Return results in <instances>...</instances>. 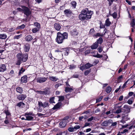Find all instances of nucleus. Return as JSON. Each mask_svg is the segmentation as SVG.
I'll use <instances>...</instances> for the list:
<instances>
[{
	"instance_id": "1",
	"label": "nucleus",
	"mask_w": 135,
	"mask_h": 135,
	"mask_svg": "<svg viewBox=\"0 0 135 135\" xmlns=\"http://www.w3.org/2000/svg\"><path fill=\"white\" fill-rule=\"evenodd\" d=\"M81 13L79 16L80 20L83 21L90 19L93 13V11H89L87 8L83 9L81 11Z\"/></svg>"
},
{
	"instance_id": "2",
	"label": "nucleus",
	"mask_w": 135,
	"mask_h": 135,
	"mask_svg": "<svg viewBox=\"0 0 135 135\" xmlns=\"http://www.w3.org/2000/svg\"><path fill=\"white\" fill-rule=\"evenodd\" d=\"M68 38V33L65 32L61 33L60 32H58L57 33L56 41L59 44L62 43L64 40L67 39Z\"/></svg>"
},
{
	"instance_id": "3",
	"label": "nucleus",
	"mask_w": 135,
	"mask_h": 135,
	"mask_svg": "<svg viewBox=\"0 0 135 135\" xmlns=\"http://www.w3.org/2000/svg\"><path fill=\"white\" fill-rule=\"evenodd\" d=\"M17 57L18 59H19L23 62H25L28 59V55L27 54H22L21 53H18Z\"/></svg>"
},
{
	"instance_id": "4",
	"label": "nucleus",
	"mask_w": 135,
	"mask_h": 135,
	"mask_svg": "<svg viewBox=\"0 0 135 135\" xmlns=\"http://www.w3.org/2000/svg\"><path fill=\"white\" fill-rule=\"evenodd\" d=\"M25 116L26 119H25L27 120H31L33 119V116L34 114L31 112L29 113H26L25 114Z\"/></svg>"
},
{
	"instance_id": "5",
	"label": "nucleus",
	"mask_w": 135,
	"mask_h": 135,
	"mask_svg": "<svg viewBox=\"0 0 135 135\" xmlns=\"http://www.w3.org/2000/svg\"><path fill=\"white\" fill-rule=\"evenodd\" d=\"M21 7L23 8V11L24 14L27 16H29L31 14V12L30 11L29 9L27 7L23 6H22Z\"/></svg>"
},
{
	"instance_id": "6",
	"label": "nucleus",
	"mask_w": 135,
	"mask_h": 135,
	"mask_svg": "<svg viewBox=\"0 0 135 135\" xmlns=\"http://www.w3.org/2000/svg\"><path fill=\"white\" fill-rule=\"evenodd\" d=\"M38 104L40 107H43L44 108H45L49 106V103L47 101H46L44 103H42L41 102H38Z\"/></svg>"
},
{
	"instance_id": "7",
	"label": "nucleus",
	"mask_w": 135,
	"mask_h": 135,
	"mask_svg": "<svg viewBox=\"0 0 135 135\" xmlns=\"http://www.w3.org/2000/svg\"><path fill=\"white\" fill-rule=\"evenodd\" d=\"M68 122L67 120L64 119L61 121L59 124V126L61 128H63L65 127L67 123Z\"/></svg>"
},
{
	"instance_id": "8",
	"label": "nucleus",
	"mask_w": 135,
	"mask_h": 135,
	"mask_svg": "<svg viewBox=\"0 0 135 135\" xmlns=\"http://www.w3.org/2000/svg\"><path fill=\"white\" fill-rule=\"evenodd\" d=\"M47 79V78L45 77H38L36 79L37 82L40 83H43L46 81Z\"/></svg>"
},
{
	"instance_id": "9",
	"label": "nucleus",
	"mask_w": 135,
	"mask_h": 135,
	"mask_svg": "<svg viewBox=\"0 0 135 135\" xmlns=\"http://www.w3.org/2000/svg\"><path fill=\"white\" fill-rule=\"evenodd\" d=\"M131 27H132V32H134V30L135 28V22L134 19H133L131 22Z\"/></svg>"
},
{
	"instance_id": "10",
	"label": "nucleus",
	"mask_w": 135,
	"mask_h": 135,
	"mask_svg": "<svg viewBox=\"0 0 135 135\" xmlns=\"http://www.w3.org/2000/svg\"><path fill=\"white\" fill-rule=\"evenodd\" d=\"M26 96L25 95L23 94H20L17 97V98L19 100H23L25 99Z\"/></svg>"
},
{
	"instance_id": "11",
	"label": "nucleus",
	"mask_w": 135,
	"mask_h": 135,
	"mask_svg": "<svg viewBox=\"0 0 135 135\" xmlns=\"http://www.w3.org/2000/svg\"><path fill=\"white\" fill-rule=\"evenodd\" d=\"M27 77L26 75H24L22 77L21 79V81L22 83H26L27 81Z\"/></svg>"
},
{
	"instance_id": "12",
	"label": "nucleus",
	"mask_w": 135,
	"mask_h": 135,
	"mask_svg": "<svg viewBox=\"0 0 135 135\" xmlns=\"http://www.w3.org/2000/svg\"><path fill=\"white\" fill-rule=\"evenodd\" d=\"M54 28L57 31H59L61 28L60 25L57 23H55L54 24Z\"/></svg>"
},
{
	"instance_id": "13",
	"label": "nucleus",
	"mask_w": 135,
	"mask_h": 135,
	"mask_svg": "<svg viewBox=\"0 0 135 135\" xmlns=\"http://www.w3.org/2000/svg\"><path fill=\"white\" fill-rule=\"evenodd\" d=\"M6 66L4 64H2L0 66V71L3 72L6 70Z\"/></svg>"
},
{
	"instance_id": "14",
	"label": "nucleus",
	"mask_w": 135,
	"mask_h": 135,
	"mask_svg": "<svg viewBox=\"0 0 135 135\" xmlns=\"http://www.w3.org/2000/svg\"><path fill=\"white\" fill-rule=\"evenodd\" d=\"M98 46V44L97 42L94 43L92 45L90 46L91 48L92 49H96Z\"/></svg>"
},
{
	"instance_id": "15",
	"label": "nucleus",
	"mask_w": 135,
	"mask_h": 135,
	"mask_svg": "<svg viewBox=\"0 0 135 135\" xmlns=\"http://www.w3.org/2000/svg\"><path fill=\"white\" fill-rule=\"evenodd\" d=\"M33 39L32 37L30 35H28L25 37V40L27 42L31 41Z\"/></svg>"
},
{
	"instance_id": "16",
	"label": "nucleus",
	"mask_w": 135,
	"mask_h": 135,
	"mask_svg": "<svg viewBox=\"0 0 135 135\" xmlns=\"http://www.w3.org/2000/svg\"><path fill=\"white\" fill-rule=\"evenodd\" d=\"M70 33L71 35L73 36H76L78 34V32L76 29H74L71 31Z\"/></svg>"
},
{
	"instance_id": "17",
	"label": "nucleus",
	"mask_w": 135,
	"mask_h": 135,
	"mask_svg": "<svg viewBox=\"0 0 135 135\" xmlns=\"http://www.w3.org/2000/svg\"><path fill=\"white\" fill-rule=\"evenodd\" d=\"M30 46V45L28 44L25 45L24 47V51L25 52H28L29 50Z\"/></svg>"
},
{
	"instance_id": "18",
	"label": "nucleus",
	"mask_w": 135,
	"mask_h": 135,
	"mask_svg": "<svg viewBox=\"0 0 135 135\" xmlns=\"http://www.w3.org/2000/svg\"><path fill=\"white\" fill-rule=\"evenodd\" d=\"M111 121V120H109V121H104L102 123L101 125L103 126H107L109 124V123L110 122V121Z\"/></svg>"
},
{
	"instance_id": "19",
	"label": "nucleus",
	"mask_w": 135,
	"mask_h": 135,
	"mask_svg": "<svg viewBox=\"0 0 135 135\" xmlns=\"http://www.w3.org/2000/svg\"><path fill=\"white\" fill-rule=\"evenodd\" d=\"M73 90L72 87H66L65 88V91L66 92H70Z\"/></svg>"
},
{
	"instance_id": "20",
	"label": "nucleus",
	"mask_w": 135,
	"mask_h": 135,
	"mask_svg": "<svg viewBox=\"0 0 135 135\" xmlns=\"http://www.w3.org/2000/svg\"><path fill=\"white\" fill-rule=\"evenodd\" d=\"M16 91L17 92L21 94L23 92V88L20 87H18L16 88Z\"/></svg>"
},
{
	"instance_id": "21",
	"label": "nucleus",
	"mask_w": 135,
	"mask_h": 135,
	"mask_svg": "<svg viewBox=\"0 0 135 135\" xmlns=\"http://www.w3.org/2000/svg\"><path fill=\"white\" fill-rule=\"evenodd\" d=\"M64 12L65 14L68 16L72 13L71 12L69 9H65L64 11Z\"/></svg>"
},
{
	"instance_id": "22",
	"label": "nucleus",
	"mask_w": 135,
	"mask_h": 135,
	"mask_svg": "<svg viewBox=\"0 0 135 135\" xmlns=\"http://www.w3.org/2000/svg\"><path fill=\"white\" fill-rule=\"evenodd\" d=\"M111 23L109 19L108 18L105 21V25L107 26H109L111 24Z\"/></svg>"
},
{
	"instance_id": "23",
	"label": "nucleus",
	"mask_w": 135,
	"mask_h": 135,
	"mask_svg": "<svg viewBox=\"0 0 135 135\" xmlns=\"http://www.w3.org/2000/svg\"><path fill=\"white\" fill-rule=\"evenodd\" d=\"M134 100V97H132L129 99L127 101V103L129 105H131L133 103Z\"/></svg>"
},
{
	"instance_id": "24",
	"label": "nucleus",
	"mask_w": 135,
	"mask_h": 135,
	"mask_svg": "<svg viewBox=\"0 0 135 135\" xmlns=\"http://www.w3.org/2000/svg\"><path fill=\"white\" fill-rule=\"evenodd\" d=\"M61 105V103L60 102L58 103L53 108V109H55L59 108Z\"/></svg>"
},
{
	"instance_id": "25",
	"label": "nucleus",
	"mask_w": 135,
	"mask_h": 135,
	"mask_svg": "<svg viewBox=\"0 0 135 135\" xmlns=\"http://www.w3.org/2000/svg\"><path fill=\"white\" fill-rule=\"evenodd\" d=\"M49 79L53 81H56L58 80V78L55 76H50L49 77Z\"/></svg>"
},
{
	"instance_id": "26",
	"label": "nucleus",
	"mask_w": 135,
	"mask_h": 135,
	"mask_svg": "<svg viewBox=\"0 0 135 135\" xmlns=\"http://www.w3.org/2000/svg\"><path fill=\"white\" fill-rule=\"evenodd\" d=\"M34 25L36 27V28L40 29V24L37 22H35L34 23Z\"/></svg>"
},
{
	"instance_id": "27",
	"label": "nucleus",
	"mask_w": 135,
	"mask_h": 135,
	"mask_svg": "<svg viewBox=\"0 0 135 135\" xmlns=\"http://www.w3.org/2000/svg\"><path fill=\"white\" fill-rule=\"evenodd\" d=\"M112 90V88L110 86H109L107 87L105 90L106 92L107 93H110Z\"/></svg>"
},
{
	"instance_id": "28",
	"label": "nucleus",
	"mask_w": 135,
	"mask_h": 135,
	"mask_svg": "<svg viewBox=\"0 0 135 135\" xmlns=\"http://www.w3.org/2000/svg\"><path fill=\"white\" fill-rule=\"evenodd\" d=\"M92 66H93V65L89 64V63H88L85 65L86 69H88L91 67Z\"/></svg>"
},
{
	"instance_id": "29",
	"label": "nucleus",
	"mask_w": 135,
	"mask_h": 135,
	"mask_svg": "<svg viewBox=\"0 0 135 135\" xmlns=\"http://www.w3.org/2000/svg\"><path fill=\"white\" fill-rule=\"evenodd\" d=\"M45 95H49L50 93V91L48 88L46 89L44 91Z\"/></svg>"
},
{
	"instance_id": "30",
	"label": "nucleus",
	"mask_w": 135,
	"mask_h": 135,
	"mask_svg": "<svg viewBox=\"0 0 135 135\" xmlns=\"http://www.w3.org/2000/svg\"><path fill=\"white\" fill-rule=\"evenodd\" d=\"M29 0H22V4H27L29 7H30L29 5L28 1Z\"/></svg>"
},
{
	"instance_id": "31",
	"label": "nucleus",
	"mask_w": 135,
	"mask_h": 135,
	"mask_svg": "<svg viewBox=\"0 0 135 135\" xmlns=\"http://www.w3.org/2000/svg\"><path fill=\"white\" fill-rule=\"evenodd\" d=\"M40 29L36 27H35L32 30V31L33 33H36L37 31H38Z\"/></svg>"
},
{
	"instance_id": "32",
	"label": "nucleus",
	"mask_w": 135,
	"mask_h": 135,
	"mask_svg": "<svg viewBox=\"0 0 135 135\" xmlns=\"http://www.w3.org/2000/svg\"><path fill=\"white\" fill-rule=\"evenodd\" d=\"M24 105L25 104L23 103L20 102L17 104V106L19 107H23Z\"/></svg>"
},
{
	"instance_id": "33",
	"label": "nucleus",
	"mask_w": 135,
	"mask_h": 135,
	"mask_svg": "<svg viewBox=\"0 0 135 135\" xmlns=\"http://www.w3.org/2000/svg\"><path fill=\"white\" fill-rule=\"evenodd\" d=\"M25 25L22 24V25L21 26H18V27H17L16 29H23L24 28H25Z\"/></svg>"
},
{
	"instance_id": "34",
	"label": "nucleus",
	"mask_w": 135,
	"mask_h": 135,
	"mask_svg": "<svg viewBox=\"0 0 135 135\" xmlns=\"http://www.w3.org/2000/svg\"><path fill=\"white\" fill-rule=\"evenodd\" d=\"M7 37V36L5 34H1L0 35V38L5 39Z\"/></svg>"
},
{
	"instance_id": "35",
	"label": "nucleus",
	"mask_w": 135,
	"mask_h": 135,
	"mask_svg": "<svg viewBox=\"0 0 135 135\" xmlns=\"http://www.w3.org/2000/svg\"><path fill=\"white\" fill-rule=\"evenodd\" d=\"M22 34H20L18 35L15 36L13 38L14 39H18L22 37Z\"/></svg>"
},
{
	"instance_id": "36",
	"label": "nucleus",
	"mask_w": 135,
	"mask_h": 135,
	"mask_svg": "<svg viewBox=\"0 0 135 135\" xmlns=\"http://www.w3.org/2000/svg\"><path fill=\"white\" fill-rule=\"evenodd\" d=\"M103 41V40L102 38L100 37L99 39L96 42H97L98 44H101Z\"/></svg>"
},
{
	"instance_id": "37",
	"label": "nucleus",
	"mask_w": 135,
	"mask_h": 135,
	"mask_svg": "<svg viewBox=\"0 0 135 135\" xmlns=\"http://www.w3.org/2000/svg\"><path fill=\"white\" fill-rule=\"evenodd\" d=\"M25 71V70L24 69H23V68H22L18 73V75H21V74L23 73Z\"/></svg>"
},
{
	"instance_id": "38",
	"label": "nucleus",
	"mask_w": 135,
	"mask_h": 135,
	"mask_svg": "<svg viewBox=\"0 0 135 135\" xmlns=\"http://www.w3.org/2000/svg\"><path fill=\"white\" fill-rule=\"evenodd\" d=\"M123 76L121 75L119 76L117 79V82L118 83H119L121 82L122 81V78Z\"/></svg>"
},
{
	"instance_id": "39",
	"label": "nucleus",
	"mask_w": 135,
	"mask_h": 135,
	"mask_svg": "<svg viewBox=\"0 0 135 135\" xmlns=\"http://www.w3.org/2000/svg\"><path fill=\"white\" fill-rule=\"evenodd\" d=\"M93 56L94 57L98 58H101L103 57L102 55L99 54L98 53L96 55H94Z\"/></svg>"
},
{
	"instance_id": "40",
	"label": "nucleus",
	"mask_w": 135,
	"mask_h": 135,
	"mask_svg": "<svg viewBox=\"0 0 135 135\" xmlns=\"http://www.w3.org/2000/svg\"><path fill=\"white\" fill-rule=\"evenodd\" d=\"M54 97L51 98L50 99L49 102L50 103H55V102L54 101Z\"/></svg>"
},
{
	"instance_id": "41",
	"label": "nucleus",
	"mask_w": 135,
	"mask_h": 135,
	"mask_svg": "<svg viewBox=\"0 0 135 135\" xmlns=\"http://www.w3.org/2000/svg\"><path fill=\"white\" fill-rule=\"evenodd\" d=\"M103 97L102 96H100L99 98L96 99V103H98L99 102L102 100Z\"/></svg>"
},
{
	"instance_id": "42",
	"label": "nucleus",
	"mask_w": 135,
	"mask_h": 135,
	"mask_svg": "<svg viewBox=\"0 0 135 135\" xmlns=\"http://www.w3.org/2000/svg\"><path fill=\"white\" fill-rule=\"evenodd\" d=\"M95 32L93 28L91 29L89 32L90 34V35H93Z\"/></svg>"
},
{
	"instance_id": "43",
	"label": "nucleus",
	"mask_w": 135,
	"mask_h": 135,
	"mask_svg": "<svg viewBox=\"0 0 135 135\" xmlns=\"http://www.w3.org/2000/svg\"><path fill=\"white\" fill-rule=\"evenodd\" d=\"M76 67V66L75 65H70L69 66V69H73L75 68Z\"/></svg>"
},
{
	"instance_id": "44",
	"label": "nucleus",
	"mask_w": 135,
	"mask_h": 135,
	"mask_svg": "<svg viewBox=\"0 0 135 135\" xmlns=\"http://www.w3.org/2000/svg\"><path fill=\"white\" fill-rule=\"evenodd\" d=\"M76 2L74 1H72L71 2V4L72 5L74 8L75 7L76 5Z\"/></svg>"
},
{
	"instance_id": "45",
	"label": "nucleus",
	"mask_w": 135,
	"mask_h": 135,
	"mask_svg": "<svg viewBox=\"0 0 135 135\" xmlns=\"http://www.w3.org/2000/svg\"><path fill=\"white\" fill-rule=\"evenodd\" d=\"M64 99V97L63 96H60L59 97V101H62Z\"/></svg>"
},
{
	"instance_id": "46",
	"label": "nucleus",
	"mask_w": 135,
	"mask_h": 135,
	"mask_svg": "<svg viewBox=\"0 0 135 135\" xmlns=\"http://www.w3.org/2000/svg\"><path fill=\"white\" fill-rule=\"evenodd\" d=\"M73 128H74V127H69L68 128V130L69 132H73L74 131H75L74 130V129Z\"/></svg>"
},
{
	"instance_id": "47",
	"label": "nucleus",
	"mask_w": 135,
	"mask_h": 135,
	"mask_svg": "<svg viewBox=\"0 0 135 135\" xmlns=\"http://www.w3.org/2000/svg\"><path fill=\"white\" fill-rule=\"evenodd\" d=\"M129 79H128V80H127L123 84V85L122 86V88L123 89L125 88V86H126V84L128 83V82L129 81Z\"/></svg>"
},
{
	"instance_id": "48",
	"label": "nucleus",
	"mask_w": 135,
	"mask_h": 135,
	"mask_svg": "<svg viewBox=\"0 0 135 135\" xmlns=\"http://www.w3.org/2000/svg\"><path fill=\"white\" fill-rule=\"evenodd\" d=\"M111 15L114 18H115L117 17V13L116 12H114Z\"/></svg>"
},
{
	"instance_id": "49",
	"label": "nucleus",
	"mask_w": 135,
	"mask_h": 135,
	"mask_svg": "<svg viewBox=\"0 0 135 135\" xmlns=\"http://www.w3.org/2000/svg\"><path fill=\"white\" fill-rule=\"evenodd\" d=\"M80 69L82 71L83 70L85 69H86L85 67V65L81 66L80 67Z\"/></svg>"
},
{
	"instance_id": "50",
	"label": "nucleus",
	"mask_w": 135,
	"mask_h": 135,
	"mask_svg": "<svg viewBox=\"0 0 135 135\" xmlns=\"http://www.w3.org/2000/svg\"><path fill=\"white\" fill-rule=\"evenodd\" d=\"M18 59V60L17 61L16 64V65H20V64H21V62L22 61L19 59Z\"/></svg>"
},
{
	"instance_id": "51",
	"label": "nucleus",
	"mask_w": 135,
	"mask_h": 135,
	"mask_svg": "<svg viewBox=\"0 0 135 135\" xmlns=\"http://www.w3.org/2000/svg\"><path fill=\"white\" fill-rule=\"evenodd\" d=\"M133 93L132 92H130L128 94V98H129L130 97L133 95Z\"/></svg>"
},
{
	"instance_id": "52",
	"label": "nucleus",
	"mask_w": 135,
	"mask_h": 135,
	"mask_svg": "<svg viewBox=\"0 0 135 135\" xmlns=\"http://www.w3.org/2000/svg\"><path fill=\"white\" fill-rule=\"evenodd\" d=\"M117 0H108V1L109 2V4L110 5H111L113 1H115V2L116 1H117Z\"/></svg>"
},
{
	"instance_id": "53",
	"label": "nucleus",
	"mask_w": 135,
	"mask_h": 135,
	"mask_svg": "<svg viewBox=\"0 0 135 135\" xmlns=\"http://www.w3.org/2000/svg\"><path fill=\"white\" fill-rule=\"evenodd\" d=\"M90 52V50H86L84 52V54L85 55H86L89 54Z\"/></svg>"
},
{
	"instance_id": "54",
	"label": "nucleus",
	"mask_w": 135,
	"mask_h": 135,
	"mask_svg": "<svg viewBox=\"0 0 135 135\" xmlns=\"http://www.w3.org/2000/svg\"><path fill=\"white\" fill-rule=\"evenodd\" d=\"M80 126L79 125H76L74 127V130H77L78 129H79L80 128Z\"/></svg>"
},
{
	"instance_id": "55",
	"label": "nucleus",
	"mask_w": 135,
	"mask_h": 135,
	"mask_svg": "<svg viewBox=\"0 0 135 135\" xmlns=\"http://www.w3.org/2000/svg\"><path fill=\"white\" fill-rule=\"evenodd\" d=\"M90 72V70H87L85 72L84 74L85 75H87Z\"/></svg>"
},
{
	"instance_id": "56",
	"label": "nucleus",
	"mask_w": 135,
	"mask_h": 135,
	"mask_svg": "<svg viewBox=\"0 0 135 135\" xmlns=\"http://www.w3.org/2000/svg\"><path fill=\"white\" fill-rule=\"evenodd\" d=\"M4 112L6 115H10V113L8 110H5Z\"/></svg>"
},
{
	"instance_id": "57",
	"label": "nucleus",
	"mask_w": 135,
	"mask_h": 135,
	"mask_svg": "<svg viewBox=\"0 0 135 135\" xmlns=\"http://www.w3.org/2000/svg\"><path fill=\"white\" fill-rule=\"evenodd\" d=\"M79 77V75L78 74H74L73 76L71 77V78H78Z\"/></svg>"
},
{
	"instance_id": "58",
	"label": "nucleus",
	"mask_w": 135,
	"mask_h": 135,
	"mask_svg": "<svg viewBox=\"0 0 135 135\" xmlns=\"http://www.w3.org/2000/svg\"><path fill=\"white\" fill-rule=\"evenodd\" d=\"M121 112V109H119L117 110L115 112V113L118 114L120 113Z\"/></svg>"
},
{
	"instance_id": "59",
	"label": "nucleus",
	"mask_w": 135,
	"mask_h": 135,
	"mask_svg": "<svg viewBox=\"0 0 135 135\" xmlns=\"http://www.w3.org/2000/svg\"><path fill=\"white\" fill-rule=\"evenodd\" d=\"M128 130L127 129H125L123 131L121 132V133L124 134L126 132H128Z\"/></svg>"
},
{
	"instance_id": "60",
	"label": "nucleus",
	"mask_w": 135,
	"mask_h": 135,
	"mask_svg": "<svg viewBox=\"0 0 135 135\" xmlns=\"http://www.w3.org/2000/svg\"><path fill=\"white\" fill-rule=\"evenodd\" d=\"M38 93H39L40 94H42L43 95H45L44 91H38Z\"/></svg>"
},
{
	"instance_id": "61",
	"label": "nucleus",
	"mask_w": 135,
	"mask_h": 135,
	"mask_svg": "<svg viewBox=\"0 0 135 135\" xmlns=\"http://www.w3.org/2000/svg\"><path fill=\"white\" fill-rule=\"evenodd\" d=\"M61 84L60 83H58L57 84H56L55 85V88H58V87L61 86Z\"/></svg>"
},
{
	"instance_id": "62",
	"label": "nucleus",
	"mask_w": 135,
	"mask_h": 135,
	"mask_svg": "<svg viewBox=\"0 0 135 135\" xmlns=\"http://www.w3.org/2000/svg\"><path fill=\"white\" fill-rule=\"evenodd\" d=\"M123 96L122 95L120 96L118 100L120 101L122 100L123 98Z\"/></svg>"
},
{
	"instance_id": "63",
	"label": "nucleus",
	"mask_w": 135,
	"mask_h": 135,
	"mask_svg": "<svg viewBox=\"0 0 135 135\" xmlns=\"http://www.w3.org/2000/svg\"><path fill=\"white\" fill-rule=\"evenodd\" d=\"M98 50L99 52L100 53L102 52V49L101 47H99V48H98Z\"/></svg>"
},
{
	"instance_id": "64",
	"label": "nucleus",
	"mask_w": 135,
	"mask_h": 135,
	"mask_svg": "<svg viewBox=\"0 0 135 135\" xmlns=\"http://www.w3.org/2000/svg\"><path fill=\"white\" fill-rule=\"evenodd\" d=\"M94 117H91L90 118L88 119V121L90 122L92 121Z\"/></svg>"
}]
</instances>
